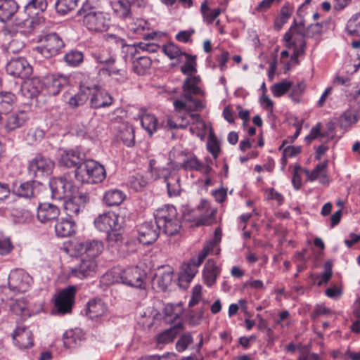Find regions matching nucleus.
Returning <instances> with one entry per match:
<instances>
[{"label": "nucleus", "mask_w": 360, "mask_h": 360, "mask_svg": "<svg viewBox=\"0 0 360 360\" xmlns=\"http://www.w3.org/2000/svg\"><path fill=\"white\" fill-rule=\"evenodd\" d=\"M160 163H157L155 159H151L149 168L153 174L157 175L158 178H163L167 188V193L169 196H177L181 192L180 177L176 171L181 166L174 162L172 159H162Z\"/></svg>", "instance_id": "obj_1"}, {"label": "nucleus", "mask_w": 360, "mask_h": 360, "mask_svg": "<svg viewBox=\"0 0 360 360\" xmlns=\"http://www.w3.org/2000/svg\"><path fill=\"white\" fill-rule=\"evenodd\" d=\"M146 277L145 271L135 266L124 270L114 268L103 276V280L108 284L122 283L136 288H144Z\"/></svg>", "instance_id": "obj_2"}, {"label": "nucleus", "mask_w": 360, "mask_h": 360, "mask_svg": "<svg viewBox=\"0 0 360 360\" xmlns=\"http://www.w3.org/2000/svg\"><path fill=\"white\" fill-rule=\"evenodd\" d=\"M154 217L160 231L168 236L177 234L181 229V221L176 209L170 205L158 208Z\"/></svg>", "instance_id": "obj_3"}, {"label": "nucleus", "mask_w": 360, "mask_h": 360, "mask_svg": "<svg viewBox=\"0 0 360 360\" xmlns=\"http://www.w3.org/2000/svg\"><path fill=\"white\" fill-rule=\"evenodd\" d=\"M79 13L80 15L84 13V25L91 32H103L107 31L110 27V14L94 9L89 0L84 3Z\"/></svg>", "instance_id": "obj_4"}, {"label": "nucleus", "mask_w": 360, "mask_h": 360, "mask_svg": "<svg viewBox=\"0 0 360 360\" xmlns=\"http://www.w3.org/2000/svg\"><path fill=\"white\" fill-rule=\"evenodd\" d=\"M283 39L288 49H293L291 60L298 63V58L304 55L306 47L304 25L302 23L297 25L294 20L289 30L284 34Z\"/></svg>", "instance_id": "obj_5"}, {"label": "nucleus", "mask_w": 360, "mask_h": 360, "mask_svg": "<svg viewBox=\"0 0 360 360\" xmlns=\"http://www.w3.org/2000/svg\"><path fill=\"white\" fill-rule=\"evenodd\" d=\"M77 169L76 179L83 183H101L106 176L104 166L94 159H83L82 164Z\"/></svg>", "instance_id": "obj_6"}, {"label": "nucleus", "mask_w": 360, "mask_h": 360, "mask_svg": "<svg viewBox=\"0 0 360 360\" xmlns=\"http://www.w3.org/2000/svg\"><path fill=\"white\" fill-rule=\"evenodd\" d=\"M97 262L93 257L83 255L76 258L75 264L70 268V274L72 277L84 279L93 276L97 270Z\"/></svg>", "instance_id": "obj_7"}, {"label": "nucleus", "mask_w": 360, "mask_h": 360, "mask_svg": "<svg viewBox=\"0 0 360 360\" xmlns=\"http://www.w3.org/2000/svg\"><path fill=\"white\" fill-rule=\"evenodd\" d=\"M51 198L62 200L77 192V187L71 181L63 177L52 178L49 181Z\"/></svg>", "instance_id": "obj_8"}, {"label": "nucleus", "mask_w": 360, "mask_h": 360, "mask_svg": "<svg viewBox=\"0 0 360 360\" xmlns=\"http://www.w3.org/2000/svg\"><path fill=\"white\" fill-rule=\"evenodd\" d=\"M42 44L35 51L46 58L57 55L64 46V42L56 33H50L41 40Z\"/></svg>", "instance_id": "obj_9"}, {"label": "nucleus", "mask_w": 360, "mask_h": 360, "mask_svg": "<svg viewBox=\"0 0 360 360\" xmlns=\"http://www.w3.org/2000/svg\"><path fill=\"white\" fill-rule=\"evenodd\" d=\"M109 39H114L116 43H120L122 46V52L123 53V58L127 62L129 60H132L138 53V49L148 53H155L159 49V46L155 44H146L139 43L137 45H128L124 44V39L114 35L110 34Z\"/></svg>", "instance_id": "obj_10"}, {"label": "nucleus", "mask_w": 360, "mask_h": 360, "mask_svg": "<svg viewBox=\"0 0 360 360\" xmlns=\"http://www.w3.org/2000/svg\"><path fill=\"white\" fill-rule=\"evenodd\" d=\"M68 200L64 202L63 207L68 218L72 219L74 216H77L82 212L86 203L89 200V195L86 193L77 192L72 195L68 197Z\"/></svg>", "instance_id": "obj_11"}, {"label": "nucleus", "mask_w": 360, "mask_h": 360, "mask_svg": "<svg viewBox=\"0 0 360 360\" xmlns=\"http://www.w3.org/2000/svg\"><path fill=\"white\" fill-rule=\"evenodd\" d=\"M75 294L76 288L73 285H70L59 292L54 302L55 308L58 314H65L71 312Z\"/></svg>", "instance_id": "obj_12"}, {"label": "nucleus", "mask_w": 360, "mask_h": 360, "mask_svg": "<svg viewBox=\"0 0 360 360\" xmlns=\"http://www.w3.org/2000/svg\"><path fill=\"white\" fill-rule=\"evenodd\" d=\"M32 281V277L22 269L12 271L8 276L9 288L19 292L27 291Z\"/></svg>", "instance_id": "obj_13"}, {"label": "nucleus", "mask_w": 360, "mask_h": 360, "mask_svg": "<svg viewBox=\"0 0 360 360\" xmlns=\"http://www.w3.org/2000/svg\"><path fill=\"white\" fill-rule=\"evenodd\" d=\"M88 95L91 96V107L95 109L108 108L113 102L112 96L106 90L101 89L97 85L90 86Z\"/></svg>", "instance_id": "obj_14"}, {"label": "nucleus", "mask_w": 360, "mask_h": 360, "mask_svg": "<svg viewBox=\"0 0 360 360\" xmlns=\"http://www.w3.org/2000/svg\"><path fill=\"white\" fill-rule=\"evenodd\" d=\"M8 75L14 77L27 78L32 72V68L27 60L22 57L11 59L6 67Z\"/></svg>", "instance_id": "obj_15"}, {"label": "nucleus", "mask_w": 360, "mask_h": 360, "mask_svg": "<svg viewBox=\"0 0 360 360\" xmlns=\"http://www.w3.org/2000/svg\"><path fill=\"white\" fill-rule=\"evenodd\" d=\"M43 82L45 94L56 96L63 87L69 84L70 77L64 75L53 74L47 76Z\"/></svg>", "instance_id": "obj_16"}, {"label": "nucleus", "mask_w": 360, "mask_h": 360, "mask_svg": "<svg viewBox=\"0 0 360 360\" xmlns=\"http://www.w3.org/2000/svg\"><path fill=\"white\" fill-rule=\"evenodd\" d=\"M103 243L98 240H87L75 244L74 250L81 256L96 258L103 252Z\"/></svg>", "instance_id": "obj_17"}, {"label": "nucleus", "mask_w": 360, "mask_h": 360, "mask_svg": "<svg viewBox=\"0 0 360 360\" xmlns=\"http://www.w3.org/2000/svg\"><path fill=\"white\" fill-rule=\"evenodd\" d=\"M139 242L143 245H149L154 243L159 237L160 229L158 226L156 220L153 222L146 221L141 224L138 229Z\"/></svg>", "instance_id": "obj_18"}, {"label": "nucleus", "mask_w": 360, "mask_h": 360, "mask_svg": "<svg viewBox=\"0 0 360 360\" xmlns=\"http://www.w3.org/2000/svg\"><path fill=\"white\" fill-rule=\"evenodd\" d=\"M60 213L58 206L49 202H43L38 205L37 217L42 224H51L57 220Z\"/></svg>", "instance_id": "obj_19"}, {"label": "nucleus", "mask_w": 360, "mask_h": 360, "mask_svg": "<svg viewBox=\"0 0 360 360\" xmlns=\"http://www.w3.org/2000/svg\"><path fill=\"white\" fill-rule=\"evenodd\" d=\"M120 217L112 212L99 214L94 219V226L100 231L108 232L120 222Z\"/></svg>", "instance_id": "obj_20"}, {"label": "nucleus", "mask_w": 360, "mask_h": 360, "mask_svg": "<svg viewBox=\"0 0 360 360\" xmlns=\"http://www.w3.org/2000/svg\"><path fill=\"white\" fill-rule=\"evenodd\" d=\"M27 115L23 111L8 113L4 116L0 115V124H4V128L7 131H11L20 127L27 120Z\"/></svg>", "instance_id": "obj_21"}, {"label": "nucleus", "mask_w": 360, "mask_h": 360, "mask_svg": "<svg viewBox=\"0 0 360 360\" xmlns=\"http://www.w3.org/2000/svg\"><path fill=\"white\" fill-rule=\"evenodd\" d=\"M15 344L20 348H29L33 346V338L31 330L25 326H18L13 334Z\"/></svg>", "instance_id": "obj_22"}, {"label": "nucleus", "mask_w": 360, "mask_h": 360, "mask_svg": "<svg viewBox=\"0 0 360 360\" xmlns=\"http://www.w3.org/2000/svg\"><path fill=\"white\" fill-rule=\"evenodd\" d=\"M44 91V82L38 77H32L23 82L21 86L22 95L27 98H36Z\"/></svg>", "instance_id": "obj_23"}, {"label": "nucleus", "mask_w": 360, "mask_h": 360, "mask_svg": "<svg viewBox=\"0 0 360 360\" xmlns=\"http://www.w3.org/2000/svg\"><path fill=\"white\" fill-rule=\"evenodd\" d=\"M200 82V76H188L186 78L183 84V96L187 101H192L193 95L203 94L202 89L198 86Z\"/></svg>", "instance_id": "obj_24"}, {"label": "nucleus", "mask_w": 360, "mask_h": 360, "mask_svg": "<svg viewBox=\"0 0 360 360\" xmlns=\"http://www.w3.org/2000/svg\"><path fill=\"white\" fill-rule=\"evenodd\" d=\"M53 166L51 159H33L29 165V170L35 176H41L51 174Z\"/></svg>", "instance_id": "obj_25"}, {"label": "nucleus", "mask_w": 360, "mask_h": 360, "mask_svg": "<svg viewBox=\"0 0 360 360\" xmlns=\"http://www.w3.org/2000/svg\"><path fill=\"white\" fill-rule=\"evenodd\" d=\"M39 183L36 181H30L22 183L19 185L14 184L12 187L13 193L25 198H31L35 195V188Z\"/></svg>", "instance_id": "obj_26"}, {"label": "nucleus", "mask_w": 360, "mask_h": 360, "mask_svg": "<svg viewBox=\"0 0 360 360\" xmlns=\"http://www.w3.org/2000/svg\"><path fill=\"white\" fill-rule=\"evenodd\" d=\"M55 231L58 237H69L75 233V222L70 218H61L55 224Z\"/></svg>", "instance_id": "obj_27"}, {"label": "nucleus", "mask_w": 360, "mask_h": 360, "mask_svg": "<svg viewBox=\"0 0 360 360\" xmlns=\"http://www.w3.org/2000/svg\"><path fill=\"white\" fill-rule=\"evenodd\" d=\"M18 10L14 0H0V21L6 22L12 19Z\"/></svg>", "instance_id": "obj_28"}, {"label": "nucleus", "mask_w": 360, "mask_h": 360, "mask_svg": "<svg viewBox=\"0 0 360 360\" xmlns=\"http://www.w3.org/2000/svg\"><path fill=\"white\" fill-rule=\"evenodd\" d=\"M220 274V269L212 260H208L204 266L202 276L205 283L208 287H212L216 282L217 278Z\"/></svg>", "instance_id": "obj_29"}, {"label": "nucleus", "mask_w": 360, "mask_h": 360, "mask_svg": "<svg viewBox=\"0 0 360 360\" xmlns=\"http://www.w3.org/2000/svg\"><path fill=\"white\" fill-rule=\"evenodd\" d=\"M107 311V307L101 300H94L88 302L86 316L92 321H96Z\"/></svg>", "instance_id": "obj_30"}, {"label": "nucleus", "mask_w": 360, "mask_h": 360, "mask_svg": "<svg viewBox=\"0 0 360 360\" xmlns=\"http://www.w3.org/2000/svg\"><path fill=\"white\" fill-rule=\"evenodd\" d=\"M84 339V333L78 328L67 330L63 334V343L65 347L74 348Z\"/></svg>", "instance_id": "obj_31"}, {"label": "nucleus", "mask_w": 360, "mask_h": 360, "mask_svg": "<svg viewBox=\"0 0 360 360\" xmlns=\"http://www.w3.org/2000/svg\"><path fill=\"white\" fill-rule=\"evenodd\" d=\"M304 174L307 176V180L313 181L319 179L320 183L322 184H328V179L326 175V164L319 163L316 167L311 171L304 169Z\"/></svg>", "instance_id": "obj_32"}, {"label": "nucleus", "mask_w": 360, "mask_h": 360, "mask_svg": "<svg viewBox=\"0 0 360 360\" xmlns=\"http://www.w3.org/2000/svg\"><path fill=\"white\" fill-rule=\"evenodd\" d=\"M89 90L90 86L81 84L79 92L69 98L68 101L69 106L72 108H76L84 105L89 99L88 91Z\"/></svg>", "instance_id": "obj_33"}, {"label": "nucleus", "mask_w": 360, "mask_h": 360, "mask_svg": "<svg viewBox=\"0 0 360 360\" xmlns=\"http://www.w3.org/2000/svg\"><path fill=\"white\" fill-rule=\"evenodd\" d=\"M195 257L191 259L188 263H184L182 265V272L181 273L179 281V282L185 281L187 283H190L198 271V267Z\"/></svg>", "instance_id": "obj_34"}, {"label": "nucleus", "mask_w": 360, "mask_h": 360, "mask_svg": "<svg viewBox=\"0 0 360 360\" xmlns=\"http://www.w3.org/2000/svg\"><path fill=\"white\" fill-rule=\"evenodd\" d=\"M107 233L106 240L108 245L111 247H120L123 243L124 228L122 223L115 226Z\"/></svg>", "instance_id": "obj_35"}, {"label": "nucleus", "mask_w": 360, "mask_h": 360, "mask_svg": "<svg viewBox=\"0 0 360 360\" xmlns=\"http://www.w3.org/2000/svg\"><path fill=\"white\" fill-rule=\"evenodd\" d=\"M162 50L169 59H176L179 62H182L184 57L188 56V53L182 51L181 49L173 42H169L163 45Z\"/></svg>", "instance_id": "obj_36"}, {"label": "nucleus", "mask_w": 360, "mask_h": 360, "mask_svg": "<svg viewBox=\"0 0 360 360\" xmlns=\"http://www.w3.org/2000/svg\"><path fill=\"white\" fill-rule=\"evenodd\" d=\"M47 6L46 0H28L24 6V10L31 17L44 12L46 9Z\"/></svg>", "instance_id": "obj_37"}, {"label": "nucleus", "mask_w": 360, "mask_h": 360, "mask_svg": "<svg viewBox=\"0 0 360 360\" xmlns=\"http://www.w3.org/2000/svg\"><path fill=\"white\" fill-rule=\"evenodd\" d=\"M124 198L125 195L122 191L111 189L105 193L103 200L108 206H117L120 205Z\"/></svg>", "instance_id": "obj_38"}, {"label": "nucleus", "mask_w": 360, "mask_h": 360, "mask_svg": "<svg viewBox=\"0 0 360 360\" xmlns=\"http://www.w3.org/2000/svg\"><path fill=\"white\" fill-rule=\"evenodd\" d=\"M182 323H178L169 329L165 330L157 336V343L158 345H166L172 342L178 334V330L181 328Z\"/></svg>", "instance_id": "obj_39"}, {"label": "nucleus", "mask_w": 360, "mask_h": 360, "mask_svg": "<svg viewBox=\"0 0 360 360\" xmlns=\"http://www.w3.org/2000/svg\"><path fill=\"white\" fill-rule=\"evenodd\" d=\"M128 31L134 35V37H146L144 32L148 29L147 22L141 18H136L131 20L127 25Z\"/></svg>", "instance_id": "obj_40"}, {"label": "nucleus", "mask_w": 360, "mask_h": 360, "mask_svg": "<svg viewBox=\"0 0 360 360\" xmlns=\"http://www.w3.org/2000/svg\"><path fill=\"white\" fill-rule=\"evenodd\" d=\"M78 1L79 0H56L54 4L55 10L59 15L64 16L76 8Z\"/></svg>", "instance_id": "obj_41"}, {"label": "nucleus", "mask_w": 360, "mask_h": 360, "mask_svg": "<svg viewBox=\"0 0 360 360\" xmlns=\"http://www.w3.org/2000/svg\"><path fill=\"white\" fill-rule=\"evenodd\" d=\"M133 70L139 75H145L150 69L152 61L149 57L139 56L132 61Z\"/></svg>", "instance_id": "obj_42"}, {"label": "nucleus", "mask_w": 360, "mask_h": 360, "mask_svg": "<svg viewBox=\"0 0 360 360\" xmlns=\"http://www.w3.org/2000/svg\"><path fill=\"white\" fill-rule=\"evenodd\" d=\"M185 169L199 171L207 175L212 170L211 167L207 164H204L198 160V159H186L183 165Z\"/></svg>", "instance_id": "obj_43"}, {"label": "nucleus", "mask_w": 360, "mask_h": 360, "mask_svg": "<svg viewBox=\"0 0 360 360\" xmlns=\"http://www.w3.org/2000/svg\"><path fill=\"white\" fill-rule=\"evenodd\" d=\"M15 101V96L11 92H0V114L10 112Z\"/></svg>", "instance_id": "obj_44"}, {"label": "nucleus", "mask_w": 360, "mask_h": 360, "mask_svg": "<svg viewBox=\"0 0 360 360\" xmlns=\"http://www.w3.org/2000/svg\"><path fill=\"white\" fill-rule=\"evenodd\" d=\"M200 11L203 20L207 24H212L215 19L221 14V9L219 8L211 9L206 1L202 3Z\"/></svg>", "instance_id": "obj_45"}, {"label": "nucleus", "mask_w": 360, "mask_h": 360, "mask_svg": "<svg viewBox=\"0 0 360 360\" xmlns=\"http://www.w3.org/2000/svg\"><path fill=\"white\" fill-rule=\"evenodd\" d=\"M141 124L143 128L152 135L157 129L158 120L155 115L149 113H144L140 115Z\"/></svg>", "instance_id": "obj_46"}, {"label": "nucleus", "mask_w": 360, "mask_h": 360, "mask_svg": "<svg viewBox=\"0 0 360 360\" xmlns=\"http://www.w3.org/2000/svg\"><path fill=\"white\" fill-rule=\"evenodd\" d=\"M132 3L129 0H118L115 4V11L123 19H130L131 16V6Z\"/></svg>", "instance_id": "obj_47"}, {"label": "nucleus", "mask_w": 360, "mask_h": 360, "mask_svg": "<svg viewBox=\"0 0 360 360\" xmlns=\"http://www.w3.org/2000/svg\"><path fill=\"white\" fill-rule=\"evenodd\" d=\"M357 112L354 110H346L339 118V124L341 128H348L359 120Z\"/></svg>", "instance_id": "obj_48"}, {"label": "nucleus", "mask_w": 360, "mask_h": 360, "mask_svg": "<svg viewBox=\"0 0 360 360\" xmlns=\"http://www.w3.org/2000/svg\"><path fill=\"white\" fill-rule=\"evenodd\" d=\"M63 59L68 65L76 67L83 61L84 55L82 51L70 50L64 55Z\"/></svg>", "instance_id": "obj_49"}, {"label": "nucleus", "mask_w": 360, "mask_h": 360, "mask_svg": "<svg viewBox=\"0 0 360 360\" xmlns=\"http://www.w3.org/2000/svg\"><path fill=\"white\" fill-rule=\"evenodd\" d=\"M185 60V63L181 67V72L184 75L193 76L192 75L197 72L196 56L188 54V57H184L183 60Z\"/></svg>", "instance_id": "obj_50"}, {"label": "nucleus", "mask_w": 360, "mask_h": 360, "mask_svg": "<svg viewBox=\"0 0 360 360\" xmlns=\"http://www.w3.org/2000/svg\"><path fill=\"white\" fill-rule=\"evenodd\" d=\"M346 29L349 35H360V13L351 17L347 21Z\"/></svg>", "instance_id": "obj_51"}, {"label": "nucleus", "mask_w": 360, "mask_h": 360, "mask_svg": "<svg viewBox=\"0 0 360 360\" xmlns=\"http://www.w3.org/2000/svg\"><path fill=\"white\" fill-rule=\"evenodd\" d=\"M207 149L212 155L213 158H217L220 155V143L212 131H210L207 141Z\"/></svg>", "instance_id": "obj_52"}, {"label": "nucleus", "mask_w": 360, "mask_h": 360, "mask_svg": "<svg viewBox=\"0 0 360 360\" xmlns=\"http://www.w3.org/2000/svg\"><path fill=\"white\" fill-rule=\"evenodd\" d=\"M130 187L136 191H141L148 184L147 180L140 174H134L129 178Z\"/></svg>", "instance_id": "obj_53"}, {"label": "nucleus", "mask_w": 360, "mask_h": 360, "mask_svg": "<svg viewBox=\"0 0 360 360\" xmlns=\"http://www.w3.org/2000/svg\"><path fill=\"white\" fill-rule=\"evenodd\" d=\"M134 131L131 126H124L120 131V139L127 146H132L134 144Z\"/></svg>", "instance_id": "obj_54"}, {"label": "nucleus", "mask_w": 360, "mask_h": 360, "mask_svg": "<svg viewBox=\"0 0 360 360\" xmlns=\"http://www.w3.org/2000/svg\"><path fill=\"white\" fill-rule=\"evenodd\" d=\"M44 136L43 130L38 128L30 129L26 135V141L28 144H35L42 140Z\"/></svg>", "instance_id": "obj_55"}, {"label": "nucleus", "mask_w": 360, "mask_h": 360, "mask_svg": "<svg viewBox=\"0 0 360 360\" xmlns=\"http://www.w3.org/2000/svg\"><path fill=\"white\" fill-rule=\"evenodd\" d=\"M291 86L292 83L290 82L283 81L275 84L271 88V91L275 97H280L288 91Z\"/></svg>", "instance_id": "obj_56"}, {"label": "nucleus", "mask_w": 360, "mask_h": 360, "mask_svg": "<svg viewBox=\"0 0 360 360\" xmlns=\"http://www.w3.org/2000/svg\"><path fill=\"white\" fill-rule=\"evenodd\" d=\"M100 72H108L109 76L122 83L127 80V71L124 69L112 68L111 70L101 68Z\"/></svg>", "instance_id": "obj_57"}, {"label": "nucleus", "mask_w": 360, "mask_h": 360, "mask_svg": "<svg viewBox=\"0 0 360 360\" xmlns=\"http://www.w3.org/2000/svg\"><path fill=\"white\" fill-rule=\"evenodd\" d=\"M93 57L97 63L101 64H105L108 65H112L115 63V58L106 51H102L100 53H94Z\"/></svg>", "instance_id": "obj_58"}, {"label": "nucleus", "mask_w": 360, "mask_h": 360, "mask_svg": "<svg viewBox=\"0 0 360 360\" xmlns=\"http://www.w3.org/2000/svg\"><path fill=\"white\" fill-rule=\"evenodd\" d=\"M305 88L306 84L304 82H300L294 86L290 94V98L292 101L295 103H299L300 101V96L304 93Z\"/></svg>", "instance_id": "obj_59"}, {"label": "nucleus", "mask_w": 360, "mask_h": 360, "mask_svg": "<svg viewBox=\"0 0 360 360\" xmlns=\"http://www.w3.org/2000/svg\"><path fill=\"white\" fill-rule=\"evenodd\" d=\"M333 264L330 261H327L323 264L324 271L322 274L321 279L317 283L319 286H321L323 283H327L332 277L333 275Z\"/></svg>", "instance_id": "obj_60"}, {"label": "nucleus", "mask_w": 360, "mask_h": 360, "mask_svg": "<svg viewBox=\"0 0 360 360\" xmlns=\"http://www.w3.org/2000/svg\"><path fill=\"white\" fill-rule=\"evenodd\" d=\"M304 173V169L300 165H295L294 167L292 184L296 190L300 188L302 185L301 175Z\"/></svg>", "instance_id": "obj_61"}, {"label": "nucleus", "mask_w": 360, "mask_h": 360, "mask_svg": "<svg viewBox=\"0 0 360 360\" xmlns=\"http://www.w3.org/2000/svg\"><path fill=\"white\" fill-rule=\"evenodd\" d=\"M193 342V338L190 333L182 335L176 342V348L178 352L184 351L188 346Z\"/></svg>", "instance_id": "obj_62"}, {"label": "nucleus", "mask_w": 360, "mask_h": 360, "mask_svg": "<svg viewBox=\"0 0 360 360\" xmlns=\"http://www.w3.org/2000/svg\"><path fill=\"white\" fill-rule=\"evenodd\" d=\"M58 165L61 167L68 169H74L75 176H76L77 167L80 166L83 159H78V161H75L73 159H58Z\"/></svg>", "instance_id": "obj_63"}, {"label": "nucleus", "mask_w": 360, "mask_h": 360, "mask_svg": "<svg viewBox=\"0 0 360 360\" xmlns=\"http://www.w3.org/2000/svg\"><path fill=\"white\" fill-rule=\"evenodd\" d=\"M172 281V273L170 271L164 272L158 278V285L162 289L166 290Z\"/></svg>", "instance_id": "obj_64"}]
</instances>
